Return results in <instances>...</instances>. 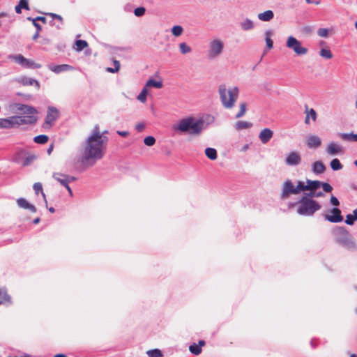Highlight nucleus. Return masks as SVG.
Segmentation results:
<instances>
[{
	"instance_id": "f257e3e1",
	"label": "nucleus",
	"mask_w": 357,
	"mask_h": 357,
	"mask_svg": "<svg viewBox=\"0 0 357 357\" xmlns=\"http://www.w3.org/2000/svg\"><path fill=\"white\" fill-rule=\"evenodd\" d=\"M108 137L103 136L100 130V127L96 125L85 141L83 153V160L85 161L93 160V163L100 160L105 155L108 143Z\"/></svg>"
},
{
	"instance_id": "f03ea898",
	"label": "nucleus",
	"mask_w": 357,
	"mask_h": 357,
	"mask_svg": "<svg viewBox=\"0 0 357 357\" xmlns=\"http://www.w3.org/2000/svg\"><path fill=\"white\" fill-rule=\"evenodd\" d=\"M204 128V121L203 119H196L192 116L183 119L174 126L175 131L181 132H188L190 135H199Z\"/></svg>"
},
{
	"instance_id": "7ed1b4c3",
	"label": "nucleus",
	"mask_w": 357,
	"mask_h": 357,
	"mask_svg": "<svg viewBox=\"0 0 357 357\" xmlns=\"http://www.w3.org/2000/svg\"><path fill=\"white\" fill-rule=\"evenodd\" d=\"M218 92L222 105L227 109L232 108L238 96V88L234 86L227 89L225 84H221L219 86Z\"/></svg>"
},
{
	"instance_id": "20e7f679",
	"label": "nucleus",
	"mask_w": 357,
	"mask_h": 357,
	"mask_svg": "<svg viewBox=\"0 0 357 357\" xmlns=\"http://www.w3.org/2000/svg\"><path fill=\"white\" fill-rule=\"evenodd\" d=\"M294 204L298 205L297 213L304 216H312L321 208V206L317 201L307 198H301Z\"/></svg>"
},
{
	"instance_id": "39448f33",
	"label": "nucleus",
	"mask_w": 357,
	"mask_h": 357,
	"mask_svg": "<svg viewBox=\"0 0 357 357\" xmlns=\"http://www.w3.org/2000/svg\"><path fill=\"white\" fill-rule=\"evenodd\" d=\"M301 192V181H298L296 186H294L290 179H287L282 185L280 198L282 199H287L289 197L290 195H298Z\"/></svg>"
},
{
	"instance_id": "423d86ee",
	"label": "nucleus",
	"mask_w": 357,
	"mask_h": 357,
	"mask_svg": "<svg viewBox=\"0 0 357 357\" xmlns=\"http://www.w3.org/2000/svg\"><path fill=\"white\" fill-rule=\"evenodd\" d=\"M339 231L341 236L337 238V242L347 250L355 251L357 246L352 236L344 227H339Z\"/></svg>"
},
{
	"instance_id": "0eeeda50",
	"label": "nucleus",
	"mask_w": 357,
	"mask_h": 357,
	"mask_svg": "<svg viewBox=\"0 0 357 357\" xmlns=\"http://www.w3.org/2000/svg\"><path fill=\"white\" fill-rule=\"evenodd\" d=\"M8 59L14 61L24 68L37 69L41 68L40 64L25 58L22 54H10L8 56Z\"/></svg>"
},
{
	"instance_id": "6e6552de",
	"label": "nucleus",
	"mask_w": 357,
	"mask_h": 357,
	"mask_svg": "<svg viewBox=\"0 0 357 357\" xmlns=\"http://www.w3.org/2000/svg\"><path fill=\"white\" fill-rule=\"evenodd\" d=\"M224 48V43L220 39H214L209 43L208 57L214 59L220 56Z\"/></svg>"
},
{
	"instance_id": "1a4fd4ad",
	"label": "nucleus",
	"mask_w": 357,
	"mask_h": 357,
	"mask_svg": "<svg viewBox=\"0 0 357 357\" xmlns=\"http://www.w3.org/2000/svg\"><path fill=\"white\" fill-rule=\"evenodd\" d=\"M286 46L294 50L297 55H304L307 52V49L302 47L301 43L292 36L287 38Z\"/></svg>"
},
{
	"instance_id": "9d476101",
	"label": "nucleus",
	"mask_w": 357,
	"mask_h": 357,
	"mask_svg": "<svg viewBox=\"0 0 357 357\" xmlns=\"http://www.w3.org/2000/svg\"><path fill=\"white\" fill-rule=\"evenodd\" d=\"M14 128L18 127L21 125H32L36 123L37 118L35 116H13Z\"/></svg>"
},
{
	"instance_id": "9b49d317",
	"label": "nucleus",
	"mask_w": 357,
	"mask_h": 357,
	"mask_svg": "<svg viewBox=\"0 0 357 357\" xmlns=\"http://www.w3.org/2000/svg\"><path fill=\"white\" fill-rule=\"evenodd\" d=\"M330 213L332 215L330 214H326L324 215L325 220H328L330 222L333 223H337L340 222L343 220V216L342 215V213L340 208L335 207L333 208Z\"/></svg>"
},
{
	"instance_id": "f8f14e48",
	"label": "nucleus",
	"mask_w": 357,
	"mask_h": 357,
	"mask_svg": "<svg viewBox=\"0 0 357 357\" xmlns=\"http://www.w3.org/2000/svg\"><path fill=\"white\" fill-rule=\"evenodd\" d=\"M301 162V156L296 151H291L287 155L285 164L289 166H297Z\"/></svg>"
},
{
	"instance_id": "ddd939ff",
	"label": "nucleus",
	"mask_w": 357,
	"mask_h": 357,
	"mask_svg": "<svg viewBox=\"0 0 357 357\" xmlns=\"http://www.w3.org/2000/svg\"><path fill=\"white\" fill-rule=\"evenodd\" d=\"M326 151L330 155H342L344 153L343 147L334 142H331L327 144Z\"/></svg>"
},
{
	"instance_id": "4468645a",
	"label": "nucleus",
	"mask_w": 357,
	"mask_h": 357,
	"mask_svg": "<svg viewBox=\"0 0 357 357\" xmlns=\"http://www.w3.org/2000/svg\"><path fill=\"white\" fill-rule=\"evenodd\" d=\"M59 112L54 107H49L47 109V116L45 118V123L49 125H52L54 121L59 118Z\"/></svg>"
},
{
	"instance_id": "2eb2a0df",
	"label": "nucleus",
	"mask_w": 357,
	"mask_h": 357,
	"mask_svg": "<svg viewBox=\"0 0 357 357\" xmlns=\"http://www.w3.org/2000/svg\"><path fill=\"white\" fill-rule=\"evenodd\" d=\"M307 185H305L303 181H301V190L303 191H316L321 187V182L319 181H311L307 179Z\"/></svg>"
},
{
	"instance_id": "dca6fc26",
	"label": "nucleus",
	"mask_w": 357,
	"mask_h": 357,
	"mask_svg": "<svg viewBox=\"0 0 357 357\" xmlns=\"http://www.w3.org/2000/svg\"><path fill=\"white\" fill-rule=\"evenodd\" d=\"M15 108L18 112L24 115L34 116L37 113L36 108L24 104H17Z\"/></svg>"
},
{
	"instance_id": "f3484780",
	"label": "nucleus",
	"mask_w": 357,
	"mask_h": 357,
	"mask_svg": "<svg viewBox=\"0 0 357 357\" xmlns=\"http://www.w3.org/2000/svg\"><path fill=\"white\" fill-rule=\"evenodd\" d=\"M47 68L50 70L54 72L56 74H59L61 72L68 71L73 69V67L68 64H61V65H54L49 64Z\"/></svg>"
},
{
	"instance_id": "a211bd4d",
	"label": "nucleus",
	"mask_w": 357,
	"mask_h": 357,
	"mask_svg": "<svg viewBox=\"0 0 357 357\" xmlns=\"http://www.w3.org/2000/svg\"><path fill=\"white\" fill-rule=\"evenodd\" d=\"M307 146L309 149H317L321 145V139L317 135H309L306 139Z\"/></svg>"
},
{
	"instance_id": "6ab92c4d",
	"label": "nucleus",
	"mask_w": 357,
	"mask_h": 357,
	"mask_svg": "<svg viewBox=\"0 0 357 357\" xmlns=\"http://www.w3.org/2000/svg\"><path fill=\"white\" fill-rule=\"evenodd\" d=\"M305 113L306 114L305 119V123L307 125L310 124V119L312 121L315 122L317 118V114L316 111L312 108H309L307 105L305 106Z\"/></svg>"
},
{
	"instance_id": "aec40b11",
	"label": "nucleus",
	"mask_w": 357,
	"mask_h": 357,
	"mask_svg": "<svg viewBox=\"0 0 357 357\" xmlns=\"http://www.w3.org/2000/svg\"><path fill=\"white\" fill-rule=\"evenodd\" d=\"M273 135V132L269 128L263 129L259 135V138L262 144L268 143Z\"/></svg>"
},
{
	"instance_id": "412c9836",
	"label": "nucleus",
	"mask_w": 357,
	"mask_h": 357,
	"mask_svg": "<svg viewBox=\"0 0 357 357\" xmlns=\"http://www.w3.org/2000/svg\"><path fill=\"white\" fill-rule=\"evenodd\" d=\"M52 176L55 180L59 181L61 183V185H62L67 189L70 196H73L72 190L68 185L69 182L68 181V180H66V178L62 177V174L54 173Z\"/></svg>"
},
{
	"instance_id": "4be33fe9",
	"label": "nucleus",
	"mask_w": 357,
	"mask_h": 357,
	"mask_svg": "<svg viewBox=\"0 0 357 357\" xmlns=\"http://www.w3.org/2000/svg\"><path fill=\"white\" fill-rule=\"evenodd\" d=\"M17 204L19 207L24 209H28L32 213L36 212V208L31 204L29 203L28 201L24 198H19L17 199Z\"/></svg>"
},
{
	"instance_id": "5701e85b",
	"label": "nucleus",
	"mask_w": 357,
	"mask_h": 357,
	"mask_svg": "<svg viewBox=\"0 0 357 357\" xmlns=\"http://www.w3.org/2000/svg\"><path fill=\"white\" fill-rule=\"evenodd\" d=\"M325 170L326 167L321 161H316L312 165V171L315 174H323Z\"/></svg>"
},
{
	"instance_id": "b1692460",
	"label": "nucleus",
	"mask_w": 357,
	"mask_h": 357,
	"mask_svg": "<svg viewBox=\"0 0 357 357\" xmlns=\"http://www.w3.org/2000/svg\"><path fill=\"white\" fill-rule=\"evenodd\" d=\"M240 26L243 31H248L255 28V23L252 20L245 18L240 22Z\"/></svg>"
},
{
	"instance_id": "393cba45",
	"label": "nucleus",
	"mask_w": 357,
	"mask_h": 357,
	"mask_svg": "<svg viewBox=\"0 0 357 357\" xmlns=\"http://www.w3.org/2000/svg\"><path fill=\"white\" fill-rule=\"evenodd\" d=\"M257 17L260 21L269 22L274 17V13L271 10H267L263 13H260L257 15Z\"/></svg>"
},
{
	"instance_id": "a878e982",
	"label": "nucleus",
	"mask_w": 357,
	"mask_h": 357,
	"mask_svg": "<svg viewBox=\"0 0 357 357\" xmlns=\"http://www.w3.org/2000/svg\"><path fill=\"white\" fill-rule=\"evenodd\" d=\"M19 82L24 86H29V85L35 84L38 89L40 88V84L37 80L27 77H21L19 79Z\"/></svg>"
},
{
	"instance_id": "bb28decb",
	"label": "nucleus",
	"mask_w": 357,
	"mask_h": 357,
	"mask_svg": "<svg viewBox=\"0 0 357 357\" xmlns=\"http://www.w3.org/2000/svg\"><path fill=\"white\" fill-rule=\"evenodd\" d=\"M14 128L13 116L0 119V128L10 129Z\"/></svg>"
},
{
	"instance_id": "cd10ccee",
	"label": "nucleus",
	"mask_w": 357,
	"mask_h": 357,
	"mask_svg": "<svg viewBox=\"0 0 357 357\" xmlns=\"http://www.w3.org/2000/svg\"><path fill=\"white\" fill-rule=\"evenodd\" d=\"M339 136L344 141L357 142V134L353 132L340 133Z\"/></svg>"
},
{
	"instance_id": "c85d7f7f",
	"label": "nucleus",
	"mask_w": 357,
	"mask_h": 357,
	"mask_svg": "<svg viewBox=\"0 0 357 357\" xmlns=\"http://www.w3.org/2000/svg\"><path fill=\"white\" fill-rule=\"evenodd\" d=\"M252 126V123L248 121H238L235 123V128L237 130H242L245 129L250 128Z\"/></svg>"
},
{
	"instance_id": "c756f323",
	"label": "nucleus",
	"mask_w": 357,
	"mask_h": 357,
	"mask_svg": "<svg viewBox=\"0 0 357 357\" xmlns=\"http://www.w3.org/2000/svg\"><path fill=\"white\" fill-rule=\"evenodd\" d=\"M29 10V3L27 0H20L19 3L15 6V10L17 13L20 14L22 13V9Z\"/></svg>"
},
{
	"instance_id": "7c9ffc66",
	"label": "nucleus",
	"mask_w": 357,
	"mask_h": 357,
	"mask_svg": "<svg viewBox=\"0 0 357 357\" xmlns=\"http://www.w3.org/2000/svg\"><path fill=\"white\" fill-rule=\"evenodd\" d=\"M10 303V297L4 289H0V305Z\"/></svg>"
},
{
	"instance_id": "2f4dec72",
	"label": "nucleus",
	"mask_w": 357,
	"mask_h": 357,
	"mask_svg": "<svg viewBox=\"0 0 357 357\" xmlns=\"http://www.w3.org/2000/svg\"><path fill=\"white\" fill-rule=\"evenodd\" d=\"M145 86L147 87H154L155 89H161L163 86L162 81L161 79L156 81L153 79H149L146 83Z\"/></svg>"
},
{
	"instance_id": "473e14b6",
	"label": "nucleus",
	"mask_w": 357,
	"mask_h": 357,
	"mask_svg": "<svg viewBox=\"0 0 357 357\" xmlns=\"http://www.w3.org/2000/svg\"><path fill=\"white\" fill-rule=\"evenodd\" d=\"M205 154L211 160H215L218 158L217 151L213 148H206L205 149Z\"/></svg>"
},
{
	"instance_id": "72a5a7b5",
	"label": "nucleus",
	"mask_w": 357,
	"mask_h": 357,
	"mask_svg": "<svg viewBox=\"0 0 357 357\" xmlns=\"http://www.w3.org/2000/svg\"><path fill=\"white\" fill-rule=\"evenodd\" d=\"M273 35V31L271 30H267L265 32V41L266 43V47L268 49L273 48V42L272 39L271 38V36Z\"/></svg>"
},
{
	"instance_id": "f704fd0d",
	"label": "nucleus",
	"mask_w": 357,
	"mask_h": 357,
	"mask_svg": "<svg viewBox=\"0 0 357 357\" xmlns=\"http://www.w3.org/2000/svg\"><path fill=\"white\" fill-rule=\"evenodd\" d=\"M356 220H357V211L354 210L353 214H348L346 216L345 223L349 225H353Z\"/></svg>"
},
{
	"instance_id": "c9c22d12",
	"label": "nucleus",
	"mask_w": 357,
	"mask_h": 357,
	"mask_svg": "<svg viewBox=\"0 0 357 357\" xmlns=\"http://www.w3.org/2000/svg\"><path fill=\"white\" fill-rule=\"evenodd\" d=\"M49 140V137L45 135H40L33 138V142L39 144H44Z\"/></svg>"
},
{
	"instance_id": "e433bc0d",
	"label": "nucleus",
	"mask_w": 357,
	"mask_h": 357,
	"mask_svg": "<svg viewBox=\"0 0 357 357\" xmlns=\"http://www.w3.org/2000/svg\"><path fill=\"white\" fill-rule=\"evenodd\" d=\"M331 167L334 171L340 170L342 169L343 166L337 158H335L331 162Z\"/></svg>"
},
{
	"instance_id": "4c0bfd02",
	"label": "nucleus",
	"mask_w": 357,
	"mask_h": 357,
	"mask_svg": "<svg viewBox=\"0 0 357 357\" xmlns=\"http://www.w3.org/2000/svg\"><path fill=\"white\" fill-rule=\"evenodd\" d=\"M33 188L36 195H38L39 192H40L42 194V195L44 198V200L45 202V204H47V200H46L45 195L43 191L42 184L40 183H35L33 184Z\"/></svg>"
},
{
	"instance_id": "58836bf2",
	"label": "nucleus",
	"mask_w": 357,
	"mask_h": 357,
	"mask_svg": "<svg viewBox=\"0 0 357 357\" xmlns=\"http://www.w3.org/2000/svg\"><path fill=\"white\" fill-rule=\"evenodd\" d=\"M319 55L326 59H331L333 58V54L329 49L322 48L319 52Z\"/></svg>"
},
{
	"instance_id": "ea45409f",
	"label": "nucleus",
	"mask_w": 357,
	"mask_h": 357,
	"mask_svg": "<svg viewBox=\"0 0 357 357\" xmlns=\"http://www.w3.org/2000/svg\"><path fill=\"white\" fill-rule=\"evenodd\" d=\"M179 50L181 53L183 54H186L192 52V48L185 43H181L179 44Z\"/></svg>"
},
{
	"instance_id": "a19ab883",
	"label": "nucleus",
	"mask_w": 357,
	"mask_h": 357,
	"mask_svg": "<svg viewBox=\"0 0 357 357\" xmlns=\"http://www.w3.org/2000/svg\"><path fill=\"white\" fill-rule=\"evenodd\" d=\"M36 157L34 155H29L23 159L22 165L24 167L29 166L33 162L34 160H36Z\"/></svg>"
},
{
	"instance_id": "79ce46f5",
	"label": "nucleus",
	"mask_w": 357,
	"mask_h": 357,
	"mask_svg": "<svg viewBox=\"0 0 357 357\" xmlns=\"http://www.w3.org/2000/svg\"><path fill=\"white\" fill-rule=\"evenodd\" d=\"M183 31V29L180 25H175L172 29V33L174 36H180Z\"/></svg>"
},
{
	"instance_id": "37998d69",
	"label": "nucleus",
	"mask_w": 357,
	"mask_h": 357,
	"mask_svg": "<svg viewBox=\"0 0 357 357\" xmlns=\"http://www.w3.org/2000/svg\"><path fill=\"white\" fill-rule=\"evenodd\" d=\"M189 350L195 355H199L202 352V348L195 343H193L189 347Z\"/></svg>"
},
{
	"instance_id": "c03bdc74",
	"label": "nucleus",
	"mask_w": 357,
	"mask_h": 357,
	"mask_svg": "<svg viewBox=\"0 0 357 357\" xmlns=\"http://www.w3.org/2000/svg\"><path fill=\"white\" fill-rule=\"evenodd\" d=\"M246 109H247V104L245 102L241 103L240 105V110L236 114V118L239 119V118L243 116L246 112Z\"/></svg>"
},
{
	"instance_id": "a18cd8bd",
	"label": "nucleus",
	"mask_w": 357,
	"mask_h": 357,
	"mask_svg": "<svg viewBox=\"0 0 357 357\" xmlns=\"http://www.w3.org/2000/svg\"><path fill=\"white\" fill-rule=\"evenodd\" d=\"M147 354L149 357H161L162 356V351L158 349L149 350Z\"/></svg>"
},
{
	"instance_id": "49530a36",
	"label": "nucleus",
	"mask_w": 357,
	"mask_h": 357,
	"mask_svg": "<svg viewBox=\"0 0 357 357\" xmlns=\"http://www.w3.org/2000/svg\"><path fill=\"white\" fill-rule=\"evenodd\" d=\"M75 43L77 46V50L79 52L82 51L84 48L88 46L87 42L84 40H77Z\"/></svg>"
},
{
	"instance_id": "de8ad7c7",
	"label": "nucleus",
	"mask_w": 357,
	"mask_h": 357,
	"mask_svg": "<svg viewBox=\"0 0 357 357\" xmlns=\"http://www.w3.org/2000/svg\"><path fill=\"white\" fill-rule=\"evenodd\" d=\"M146 95H147V89L146 87L144 86L140 93L137 96V100L142 102H144L146 100Z\"/></svg>"
},
{
	"instance_id": "09e8293b",
	"label": "nucleus",
	"mask_w": 357,
	"mask_h": 357,
	"mask_svg": "<svg viewBox=\"0 0 357 357\" xmlns=\"http://www.w3.org/2000/svg\"><path fill=\"white\" fill-rule=\"evenodd\" d=\"M144 142L146 146H151L155 143V139L152 136L146 137Z\"/></svg>"
},
{
	"instance_id": "8fccbe9b",
	"label": "nucleus",
	"mask_w": 357,
	"mask_h": 357,
	"mask_svg": "<svg viewBox=\"0 0 357 357\" xmlns=\"http://www.w3.org/2000/svg\"><path fill=\"white\" fill-rule=\"evenodd\" d=\"M317 34L320 37L326 38L328 36V29L325 28H320L317 31Z\"/></svg>"
},
{
	"instance_id": "3c124183",
	"label": "nucleus",
	"mask_w": 357,
	"mask_h": 357,
	"mask_svg": "<svg viewBox=\"0 0 357 357\" xmlns=\"http://www.w3.org/2000/svg\"><path fill=\"white\" fill-rule=\"evenodd\" d=\"M145 8L144 7H139L135 9L134 13L136 16L140 17L145 13Z\"/></svg>"
},
{
	"instance_id": "603ef678",
	"label": "nucleus",
	"mask_w": 357,
	"mask_h": 357,
	"mask_svg": "<svg viewBox=\"0 0 357 357\" xmlns=\"http://www.w3.org/2000/svg\"><path fill=\"white\" fill-rule=\"evenodd\" d=\"M321 187H322L323 190L326 192H331L333 190L332 186L328 183L321 182Z\"/></svg>"
},
{
	"instance_id": "864d4df0",
	"label": "nucleus",
	"mask_w": 357,
	"mask_h": 357,
	"mask_svg": "<svg viewBox=\"0 0 357 357\" xmlns=\"http://www.w3.org/2000/svg\"><path fill=\"white\" fill-rule=\"evenodd\" d=\"M315 192L316 191H310L307 193H305L301 198H307L308 199H313V197H315Z\"/></svg>"
},
{
	"instance_id": "5fc2aeb1",
	"label": "nucleus",
	"mask_w": 357,
	"mask_h": 357,
	"mask_svg": "<svg viewBox=\"0 0 357 357\" xmlns=\"http://www.w3.org/2000/svg\"><path fill=\"white\" fill-rule=\"evenodd\" d=\"M330 202L332 205L337 206L340 205V202L337 199V197H335L334 195H331Z\"/></svg>"
},
{
	"instance_id": "6e6d98bb",
	"label": "nucleus",
	"mask_w": 357,
	"mask_h": 357,
	"mask_svg": "<svg viewBox=\"0 0 357 357\" xmlns=\"http://www.w3.org/2000/svg\"><path fill=\"white\" fill-rule=\"evenodd\" d=\"M145 128V124L144 123H139L135 126V129L137 132H142Z\"/></svg>"
},
{
	"instance_id": "4d7b16f0",
	"label": "nucleus",
	"mask_w": 357,
	"mask_h": 357,
	"mask_svg": "<svg viewBox=\"0 0 357 357\" xmlns=\"http://www.w3.org/2000/svg\"><path fill=\"white\" fill-rule=\"evenodd\" d=\"M3 17H8L10 19V16L7 13H4V12L0 13V19L3 18ZM2 24H3V22L1 20H0V27L2 26Z\"/></svg>"
},
{
	"instance_id": "13d9d810",
	"label": "nucleus",
	"mask_w": 357,
	"mask_h": 357,
	"mask_svg": "<svg viewBox=\"0 0 357 357\" xmlns=\"http://www.w3.org/2000/svg\"><path fill=\"white\" fill-rule=\"evenodd\" d=\"M49 15H50L53 19H56L59 20L61 22H63V18L61 15L55 14V13H50Z\"/></svg>"
},
{
	"instance_id": "bf43d9fd",
	"label": "nucleus",
	"mask_w": 357,
	"mask_h": 357,
	"mask_svg": "<svg viewBox=\"0 0 357 357\" xmlns=\"http://www.w3.org/2000/svg\"><path fill=\"white\" fill-rule=\"evenodd\" d=\"M62 177L66 178V180H68V181L69 183L72 182V181H74L76 180V178L74 177V176H68V175H66V174H62Z\"/></svg>"
},
{
	"instance_id": "052dcab7",
	"label": "nucleus",
	"mask_w": 357,
	"mask_h": 357,
	"mask_svg": "<svg viewBox=\"0 0 357 357\" xmlns=\"http://www.w3.org/2000/svg\"><path fill=\"white\" fill-rule=\"evenodd\" d=\"M33 25L36 27V31H40L42 29L41 26L36 21V20H33Z\"/></svg>"
},
{
	"instance_id": "680f3d73",
	"label": "nucleus",
	"mask_w": 357,
	"mask_h": 357,
	"mask_svg": "<svg viewBox=\"0 0 357 357\" xmlns=\"http://www.w3.org/2000/svg\"><path fill=\"white\" fill-rule=\"evenodd\" d=\"M113 63L114 66L115 70H119L121 66L120 62L117 60H114Z\"/></svg>"
},
{
	"instance_id": "e2e57ef3",
	"label": "nucleus",
	"mask_w": 357,
	"mask_h": 357,
	"mask_svg": "<svg viewBox=\"0 0 357 357\" xmlns=\"http://www.w3.org/2000/svg\"><path fill=\"white\" fill-rule=\"evenodd\" d=\"M34 20H36V21H41L43 23L45 24L47 22V20L45 17H42V16H38V17H36V18H34Z\"/></svg>"
},
{
	"instance_id": "0e129e2a",
	"label": "nucleus",
	"mask_w": 357,
	"mask_h": 357,
	"mask_svg": "<svg viewBox=\"0 0 357 357\" xmlns=\"http://www.w3.org/2000/svg\"><path fill=\"white\" fill-rule=\"evenodd\" d=\"M117 134L119 135L121 137H127L129 133L127 131H119V130H118L117 131Z\"/></svg>"
},
{
	"instance_id": "69168bd1",
	"label": "nucleus",
	"mask_w": 357,
	"mask_h": 357,
	"mask_svg": "<svg viewBox=\"0 0 357 357\" xmlns=\"http://www.w3.org/2000/svg\"><path fill=\"white\" fill-rule=\"evenodd\" d=\"M324 193L321 191L315 192V197H324Z\"/></svg>"
},
{
	"instance_id": "338daca9",
	"label": "nucleus",
	"mask_w": 357,
	"mask_h": 357,
	"mask_svg": "<svg viewBox=\"0 0 357 357\" xmlns=\"http://www.w3.org/2000/svg\"><path fill=\"white\" fill-rule=\"evenodd\" d=\"M107 71L112 73H117L119 70H115L114 68H107Z\"/></svg>"
},
{
	"instance_id": "774afa93",
	"label": "nucleus",
	"mask_w": 357,
	"mask_h": 357,
	"mask_svg": "<svg viewBox=\"0 0 357 357\" xmlns=\"http://www.w3.org/2000/svg\"><path fill=\"white\" fill-rule=\"evenodd\" d=\"M39 37V31H36V33L33 36V38L32 39L33 40H36V39H38Z\"/></svg>"
}]
</instances>
